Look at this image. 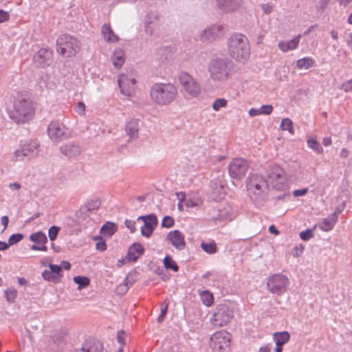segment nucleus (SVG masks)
<instances>
[{"label": "nucleus", "instance_id": "1", "mask_svg": "<svg viewBox=\"0 0 352 352\" xmlns=\"http://www.w3.org/2000/svg\"><path fill=\"white\" fill-rule=\"evenodd\" d=\"M149 95L156 105L168 106L176 100L178 89L171 82H155L151 86Z\"/></svg>", "mask_w": 352, "mask_h": 352}, {"label": "nucleus", "instance_id": "2", "mask_svg": "<svg viewBox=\"0 0 352 352\" xmlns=\"http://www.w3.org/2000/svg\"><path fill=\"white\" fill-rule=\"evenodd\" d=\"M246 188L250 199L258 204L267 198L269 184L262 175L251 173L246 179Z\"/></svg>", "mask_w": 352, "mask_h": 352}, {"label": "nucleus", "instance_id": "3", "mask_svg": "<svg viewBox=\"0 0 352 352\" xmlns=\"http://www.w3.org/2000/svg\"><path fill=\"white\" fill-rule=\"evenodd\" d=\"M230 56L239 62H245L250 55V47L248 38L243 34L234 33L228 41Z\"/></svg>", "mask_w": 352, "mask_h": 352}, {"label": "nucleus", "instance_id": "4", "mask_svg": "<svg viewBox=\"0 0 352 352\" xmlns=\"http://www.w3.org/2000/svg\"><path fill=\"white\" fill-rule=\"evenodd\" d=\"M208 69L212 80L224 82L232 75L233 63L227 58H214L210 60Z\"/></svg>", "mask_w": 352, "mask_h": 352}, {"label": "nucleus", "instance_id": "5", "mask_svg": "<svg viewBox=\"0 0 352 352\" xmlns=\"http://www.w3.org/2000/svg\"><path fill=\"white\" fill-rule=\"evenodd\" d=\"M34 109L32 102L25 98L18 96L14 101L13 108L10 111V118L17 124L25 123L32 119Z\"/></svg>", "mask_w": 352, "mask_h": 352}, {"label": "nucleus", "instance_id": "6", "mask_svg": "<svg viewBox=\"0 0 352 352\" xmlns=\"http://www.w3.org/2000/svg\"><path fill=\"white\" fill-rule=\"evenodd\" d=\"M79 50L78 41L68 34L60 36L56 41V50L65 57L74 56Z\"/></svg>", "mask_w": 352, "mask_h": 352}, {"label": "nucleus", "instance_id": "7", "mask_svg": "<svg viewBox=\"0 0 352 352\" xmlns=\"http://www.w3.org/2000/svg\"><path fill=\"white\" fill-rule=\"evenodd\" d=\"M266 284L267 289L270 292L281 296L287 291L290 281L286 275L277 273L270 276L267 278Z\"/></svg>", "mask_w": 352, "mask_h": 352}, {"label": "nucleus", "instance_id": "8", "mask_svg": "<svg viewBox=\"0 0 352 352\" xmlns=\"http://www.w3.org/2000/svg\"><path fill=\"white\" fill-rule=\"evenodd\" d=\"M40 144L36 140H29L20 145L14 151V157L16 161L29 160L36 157L39 152Z\"/></svg>", "mask_w": 352, "mask_h": 352}, {"label": "nucleus", "instance_id": "9", "mask_svg": "<svg viewBox=\"0 0 352 352\" xmlns=\"http://www.w3.org/2000/svg\"><path fill=\"white\" fill-rule=\"evenodd\" d=\"M267 177L272 187L278 190H283L287 187L285 171L278 165H270L266 171Z\"/></svg>", "mask_w": 352, "mask_h": 352}, {"label": "nucleus", "instance_id": "10", "mask_svg": "<svg viewBox=\"0 0 352 352\" xmlns=\"http://www.w3.org/2000/svg\"><path fill=\"white\" fill-rule=\"evenodd\" d=\"M47 135L50 139L55 143H58L70 137V132L65 126L59 121L50 122L47 127Z\"/></svg>", "mask_w": 352, "mask_h": 352}, {"label": "nucleus", "instance_id": "11", "mask_svg": "<svg viewBox=\"0 0 352 352\" xmlns=\"http://www.w3.org/2000/svg\"><path fill=\"white\" fill-rule=\"evenodd\" d=\"M179 81L185 91L192 97H197L201 92V87L197 80L187 72H182L179 76Z\"/></svg>", "mask_w": 352, "mask_h": 352}, {"label": "nucleus", "instance_id": "12", "mask_svg": "<svg viewBox=\"0 0 352 352\" xmlns=\"http://www.w3.org/2000/svg\"><path fill=\"white\" fill-rule=\"evenodd\" d=\"M248 168V162L245 159L238 157L230 163L228 172L232 178L239 180L244 177Z\"/></svg>", "mask_w": 352, "mask_h": 352}, {"label": "nucleus", "instance_id": "13", "mask_svg": "<svg viewBox=\"0 0 352 352\" xmlns=\"http://www.w3.org/2000/svg\"><path fill=\"white\" fill-rule=\"evenodd\" d=\"M223 30L224 27L222 24H212L202 30L199 37L203 43H212L223 36Z\"/></svg>", "mask_w": 352, "mask_h": 352}, {"label": "nucleus", "instance_id": "14", "mask_svg": "<svg viewBox=\"0 0 352 352\" xmlns=\"http://www.w3.org/2000/svg\"><path fill=\"white\" fill-rule=\"evenodd\" d=\"M121 93L126 96H131L135 90L136 79L135 75L131 72L121 74L118 79Z\"/></svg>", "mask_w": 352, "mask_h": 352}, {"label": "nucleus", "instance_id": "15", "mask_svg": "<svg viewBox=\"0 0 352 352\" xmlns=\"http://www.w3.org/2000/svg\"><path fill=\"white\" fill-rule=\"evenodd\" d=\"M230 335L225 331L214 333L210 338V347L214 352H222L229 346Z\"/></svg>", "mask_w": 352, "mask_h": 352}, {"label": "nucleus", "instance_id": "16", "mask_svg": "<svg viewBox=\"0 0 352 352\" xmlns=\"http://www.w3.org/2000/svg\"><path fill=\"white\" fill-rule=\"evenodd\" d=\"M232 317L233 313L227 306H221L214 314L212 323L215 327H223L230 322Z\"/></svg>", "mask_w": 352, "mask_h": 352}, {"label": "nucleus", "instance_id": "17", "mask_svg": "<svg viewBox=\"0 0 352 352\" xmlns=\"http://www.w3.org/2000/svg\"><path fill=\"white\" fill-rule=\"evenodd\" d=\"M243 3V0H216L217 9L226 14L236 12L241 8Z\"/></svg>", "mask_w": 352, "mask_h": 352}, {"label": "nucleus", "instance_id": "18", "mask_svg": "<svg viewBox=\"0 0 352 352\" xmlns=\"http://www.w3.org/2000/svg\"><path fill=\"white\" fill-rule=\"evenodd\" d=\"M52 52L45 48L39 50L33 57L34 63L41 67L49 65L52 62Z\"/></svg>", "mask_w": 352, "mask_h": 352}, {"label": "nucleus", "instance_id": "19", "mask_svg": "<svg viewBox=\"0 0 352 352\" xmlns=\"http://www.w3.org/2000/svg\"><path fill=\"white\" fill-rule=\"evenodd\" d=\"M160 14L156 11L149 12L145 16L144 21V28L146 33L150 36L153 34L155 28L157 27Z\"/></svg>", "mask_w": 352, "mask_h": 352}, {"label": "nucleus", "instance_id": "20", "mask_svg": "<svg viewBox=\"0 0 352 352\" xmlns=\"http://www.w3.org/2000/svg\"><path fill=\"white\" fill-rule=\"evenodd\" d=\"M184 239V234L178 230L169 232L166 236V239L178 250H182L185 248Z\"/></svg>", "mask_w": 352, "mask_h": 352}, {"label": "nucleus", "instance_id": "21", "mask_svg": "<svg viewBox=\"0 0 352 352\" xmlns=\"http://www.w3.org/2000/svg\"><path fill=\"white\" fill-rule=\"evenodd\" d=\"M158 223L157 219L155 214L151 218L148 217V221L144 223L141 228V234L142 236L148 238L151 236L153 230L155 229Z\"/></svg>", "mask_w": 352, "mask_h": 352}, {"label": "nucleus", "instance_id": "22", "mask_svg": "<svg viewBox=\"0 0 352 352\" xmlns=\"http://www.w3.org/2000/svg\"><path fill=\"white\" fill-rule=\"evenodd\" d=\"M82 351L83 352H102V344L96 339H88L84 343Z\"/></svg>", "mask_w": 352, "mask_h": 352}, {"label": "nucleus", "instance_id": "23", "mask_svg": "<svg viewBox=\"0 0 352 352\" xmlns=\"http://www.w3.org/2000/svg\"><path fill=\"white\" fill-rule=\"evenodd\" d=\"M300 38L301 35L299 34L292 40L280 41L278 45V47L283 52H287L289 50H295L299 45Z\"/></svg>", "mask_w": 352, "mask_h": 352}, {"label": "nucleus", "instance_id": "24", "mask_svg": "<svg viewBox=\"0 0 352 352\" xmlns=\"http://www.w3.org/2000/svg\"><path fill=\"white\" fill-rule=\"evenodd\" d=\"M144 248L141 244L134 243L129 248L126 258L128 261H136L144 254Z\"/></svg>", "mask_w": 352, "mask_h": 352}, {"label": "nucleus", "instance_id": "25", "mask_svg": "<svg viewBox=\"0 0 352 352\" xmlns=\"http://www.w3.org/2000/svg\"><path fill=\"white\" fill-rule=\"evenodd\" d=\"M101 34L104 39L108 43H116L119 40L118 36L114 33L109 23H104L102 26Z\"/></svg>", "mask_w": 352, "mask_h": 352}, {"label": "nucleus", "instance_id": "26", "mask_svg": "<svg viewBox=\"0 0 352 352\" xmlns=\"http://www.w3.org/2000/svg\"><path fill=\"white\" fill-rule=\"evenodd\" d=\"M60 152L67 157H75L78 155L80 149L78 145L75 143H69L60 147Z\"/></svg>", "mask_w": 352, "mask_h": 352}, {"label": "nucleus", "instance_id": "27", "mask_svg": "<svg viewBox=\"0 0 352 352\" xmlns=\"http://www.w3.org/2000/svg\"><path fill=\"white\" fill-rule=\"evenodd\" d=\"M111 60L114 67L120 69L125 62L124 52L120 48L116 49L112 54Z\"/></svg>", "mask_w": 352, "mask_h": 352}, {"label": "nucleus", "instance_id": "28", "mask_svg": "<svg viewBox=\"0 0 352 352\" xmlns=\"http://www.w3.org/2000/svg\"><path fill=\"white\" fill-rule=\"evenodd\" d=\"M125 131L131 139L137 138L139 131V120L137 119L131 120L127 122Z\"/></svg>", "mask_w": 352, "mask_h": 352}, {"label": "nucleus", "instance_id": "29", "mask_svg": "<svg viewBox=\"0 0 352 352\" xmlns=\"http://www.w3.org/2000/svg\"><path fill=\"white\" fill-rule=\"evenodd\" d=\"M337 221H338L333 217L329 214L327 218L322 219L317 226L322 231L329 232L333 228Z\"/></svg>", "mask_w": 352, "mask_h": 352}, {"label": "nucleus", "instance_id": "30", "mask_svg": "<svg viewBox=\"0 0 352 352\" xmlns=\"http://www.w3.org/2000/svg\"><path fill=\"white\" fill-rule=\"evenodd\" d=\"M273 111V107L271 104L262 105L258 109L251 108L249 110V115L251 117H255L259 115H270Z\"/></svg>", "mask_w": 352, "mask_h": 352}, {"label": "nucleus", "instance_id": "31", "mask_svg": "<svg viewBox=\"0 0 352 352\" xmlns=\"http://www.w3.org/2000/svg\"><path fill=\"white\" fill-rule=\"evenodd\" d=\"M290 339V334L287 331L275 332L273 334V340L276 345H282L287 343Z\"/></svg>", "mask_w": 352, "mask_h": 352}, {"label": "nucleus", "instance_id": "32", "mask_svg": "<svg viewBox=\"0 0 352 352\" xmlns=\"http://www.w3.org/2000/svg\"><path fill=\"white\" fill-rule=\"evenodd\" d=\"M314 60L311 57H305L297 60L296 67L299 69H308L313 67Z\"/></svg>", "mask_w": 352, "mask_h": 352}, {"label": "nucleus", "instance_id": "33", "mask_svg": "<svg viewBox=\"0 0 352 352\" xmlns=\"http://www.w3.org/2000/svg\"><path fill=\"white\" fill-rule=\"evenodd\" d=\"M117 230V226L116 223L112 222H107L101 228V232L103 234L109 236H112Z\"/></svg>", "mask_w": 352, "mask_h": 352}, {"label": "nucleus", "instance_id": "34", "mask_svg": "<svg viewBox=\"0 0 352 352\" xmlns=\"http://www.w3.org/2000/svg\"><path fill=\"white\" fill-rule=\"evenodd\" d=\"M30 239L32 242L36 243L45 244L47 241V238L45 234L41 231L32 234L30 236Z\"/></svg>", "mask_w": 352, "mask_h": 352}, {"label": "nucleus", "instance_id": "35", "mask_svg": "<svg viewBox=\"0 0 352 352\" xmlns=\"http://www.w3.org/2000/svg\"><path fill=\"white\" fill-rule=\"evenodd\" d=\"M307 144L309 148H311L314 152L318 154L323 153V148L320 143L316 140V138H310L307 140Z\"/></svg>", "mask_w": 352, "mask_h": 352}, {"label": "nucleus", "instance_id": "36", "mask_svg": "<svg viewBox=\"0 0 352 352\" xmlns=\"http://www.w3.org/2000/svg\"><path fill=\"white\" fill-rule=\"evenodd\" d=\"M203 303L207 307H210L214 302V297L212 293L207 290L202 291L199 293Z\"/></svg>", "mask_w": 352, "mask_h": 352}, {"label": "nucleus", "instance_id": "37", "mask_svg": "<svg viewBox=\"0 0 352 352\" xmlns=\"http://www.w3.org/2000/svg\"><path fill=\"white\" fill-rule=\"evenodd\" d=\"M42 277L44 280L51 281L54 283H59L61 280L57 275L52 273L50 270H45L42 272Z\"/></svg>", "mask_w": 352, "mask_h": 352}, {"label": "nucleus", "instance_id": "38", "mask_svg": "<svg viewBox=\"0 0 352 352\" xmlns=\"http://www.w3.org/2000/svg\"><path fill=\"white\" fill-rule=\"evenodd\" d=\"M164 265L165 268L172 270L174 272L179 270V267L177 263L173 261V258L166 255L164 258Z\"/></svg>", "mask_w": 352, "mask_h": 352}, {"label": "nucleus", "instance_id": "39", "mask_svg": "<svg viewBox=\"0 0 352 352\" xmlns=\"http://www.w3.org/2000/svg\"><path fill=\"white\" fill-rule=\"evenodd\" d=\"M18 295V292L13 287L8 288L4 291V296L9 302H14Z\"/></svg>", "mask_w": 352, "mask_h": 352}, {"label": "nucleus", "instance_id": "40", "mask_svg": "<svg viewBox=\"0 0 352 352\" xmlns=\"http://www.w3.org/2000/svg\"><path fill=\"white\" fill-rule=\"evenodd\" d=\"M74 281L78 284V289L87 287L90 283V280L87 277L82 276L74 277Z\"/></svg>", "mask_w": 352, "mask_h": 352}, {"label": "nucleus", "instance_id": "41", "mask_svg": "<svg viewBox=\"0 0 352 352\" xmlns=\"http://www.w3.org/2000/svg\"><path fill=\"white\" fill-rule=\"evenodd\" d=\"M280 127L283 131H288L292 134L294 133L293 122L289 118H283L281 120Z\"/></svg>", "mask_w": 352, "mask_h": 352}, {"label": "nucleus", "instance_id": "42", "mask_svg": "<svg viewBox=\"0 0 352 352\" xmlns=\"http://www.w3.org/2000/svg\"><path fill=\"white\" fill-rule=\"evenodd\" d=\"M201 248L204 251L210 254H213L217 252V248L215 243H205L202 242Z\"/></svg>", "mask_w": 352, "mask_h": 352}, {"label": "nucleus", "instance_id": "43", "mask_svg": "<svg viewBox=\"0 0 352 352\" xmlns=\"http://www.w3.org/2000/svg\"><path fill=\"white\" fill-rule=\"evenodd\" d=\"M228 101L224 98H218L215 100L212 104V109L218 111L222 107H226Z\"/></svg>", "mask_w": 352, "mask_h": 352}, {"label": "nucleus", "instance_id": "44", "mask_svg": "<svg viewBox=\"0 0 352 352\" xmlns=\"http://www.w3.org/2000/svg\"><path fill=\"white\" fill-rule=\"evenodd\" d=\"M134 281L135 280L132 278H131V276L129 275H128L125 278L124 283L123 284H120L119 285V288L120 289H123V292H126L127 290L129 289V287L132 286V285L133 284Z\"/></svg>", "mask_w": 352, "mask_h": 352}, {"label": "nucleus", "instance_id": "45", "mask_svg": "<svg viewBox=\"0 0 352 352\" xmlns=\"http://www.w3.org/2000/svg\"><path fill=\"white\" fill-rule=\"evenodd\" d=\"M60 230V227L56 226H52L50 228V229L48 230V236H49L50 241H53L56 239Z\"/></svg>", "mask_w": 352, "mask_h": 352}, {"label": "nucleus", "instance_id": "46", "mask_svg": "<svg viewBox=\"0 0 352 352\" xmlns=\"http://www.w3.org/2000/svg\"><path fill=\"white\" fill-rule=\"evenodd\" d=\"M23 238V235L20 233L13 234H12L8 239L9 245H14L19 243Z\"/></svg>", "mask_w": 352, "mask_h": 352}, {"label": "nucleus", "instance_id": "47", "mask_svg": "<svg viewBox=\"0 0 352 352\" xmlns=\"http://www.w3.org/2000/svg\"><path fill=\"white\" fill-rule=\"evenodd\" d=\"M201 200L199 198L188 199L185 202V205L188 208H192L194 207L199 206L201 205Z\"/></svg>", "mask_w": 352, "mask_h": 352}, {"label": "nucleus", "instance_id": "48", "mask_svg": "<svg viewBox=\"0 0 352 352\" xmlns=\"http://www.w3.org/2000/svg\"><path fill=\"white\" fill-rule=\"evenodd\" d=\"M174 219L170 216H165L162 221V226L166 228H170L174 226Z\"/></svg>", "mask_w": 352, "mask_h": 352}, {"label": "nucleus", "instance_id": "49", "mask_svg": "<svg viewBox=\"0 0 352 352\" xmlns=\"http://www.w3.org/2000/svg\"><path fill=\"white\" fill-rule=\"evenodd\" d=\"M300 237L303 241H308L310 239L314 237L313 231L310 229H307L306 230L302 231L300 233Z\"/></svg>", "mask_w": 352, "mask_h": 352}, {"label": "nucleus", "instance_id": "50", "mask_svg": "<svg viewBox=\"0 0 352 352\" xmlns=\"http://www.w3.org/2000/svg\"><path fill=\"white\" fill-rule=\"evenodd\" d=\"M346 207L345 201L342 202L335 210L334 212L331 214L332 217H333L337 221L338 219V216L344 210Z\"/></svg>", "mask_w": 352, "mask_h": 352}, {"label": "nucleus", "instance_id": "51", "mask_svg": "<svg viewBox=\"0 0 352 352\" xmlns=\"http://www.w3.org/2000/svg\"><path fill=\"white\" fill-rule=\"evenodd\" d=\"M164 307L162 308L161 313H160V316L157 318V322H162L164 320V318H165V316L166 315V313H167V309H168V302H166V301H164Z\"/></svg>", "mask_w": 352, "mask_h": 352}, {"label": "nucleus", "instance_id": "52", "mask_svg": "<svg viewBox=\"0 0 352 352\" xmlns=\"http://www.w3.org/2000/svg\"><path fill=\"white\" fill-rule=\"evenodd\" d=\"M50 270L57 275L60 278H61L62 275L60 274V267L58 265L55 264H50L49 265Z\"/></svg>", "mask_w": 352, "mask_h": 352}, {"label": "nucleus", "instance_id": "53", "mask_svg": "<svg viewBox=\"0 0 352 352\" xmlns=\"http://www.w3.org/2000/svg\"><path fill=\"white\" fill-rule=\"evenodd\" d=\"M342 89L344 92H351L352 91V78L342 83Z\"/></svg>", "mask_w": 352, "mask_h": 352}, {"label": "nucleus", "instance_id": "54", "mask_svg": "<svg viewBox=\"0 0 352 352\" xmlns=\"http://www.w3.org/2000/svg\"><path fill=\"white\" fill-rule=\"evenodd\" d=\"M126 227L130 230L131 232L133 233L136 230L135 222L133 220L126 219L124 221Z\"/></svg>", "mask_w": 352, "mask_h": 352}, {"label": "nucleus", "instance_id": "55", "mask_svg": "<svg viewBox=\"0 0 352 352\" xmlns=\"http://www.w3.org/2000/svg\"><path fill=\"white\" fill-rule=\"evenodd\" d=\"M261 8H262L263 12L266 14H270V13L272 12L273 10H274L273 6L270 3L262 4Z\"/></svg>", "mask_w": 352, "mask_h": 352}, {"label": "nucleus", "instance_id": "56", "mask_svg": "<svg viewBox=\"0 0 352 352\" xmlns=\"http://www.w3.org/2000/svg\"><path fill=\"white\" fill-rule=\"evenodd\" d=\"M86 106L83 102H78L76 107V111L79 115H84L85 111Z\"/></svg>", "mask_w": 352, "mask_h": 352}, {"label": "nucleus", "instance_id": "57", "mask_svg": "<svg viewBox=\"0 0 352 352\" xmlns=\"http://www.w3.org/2000/svg\"><path fill=\"white\" fill-rule=\"evenodd\" d=\"M85 207L88 211H91V210H94L97 209L99 207V206L98 204V202L92 201L88 202L85 205Z\"/></svg>", "mask_w": 352, "mask_h": 352}, {"label": "nucleus", "instance_id": "58", "mask_svg": "<svg viewBox=\"0 0 352 352\" xmlns=\"http://www.w3.org/2000/svg\"><path fill=\"white\" fill-rule=\"evenodd\" d=\"M124 336L125 332L124 331H119L117 333V340L122 346L124 344Z\"/></svg>", "mask_w": 352, "mask_h": 352}, {"label": "nucleus", "instance_id": "59", "mask_svg": "<svg viewBox=\"0 0 352 352\" xmlns=\"http://www.w3.org/2000/svg\"><path fill=\"white\" fill-rule=\"evenodd\" d=\"M9 18H10V14H8V12H7L3 10H0V23L8 21L9 19Z\"/></svg>", "mask_w": 352, "mask_h": 352}, {"label": "nucleus", "instance_id": "60", "mask_svg": "<svg viewBox=\"0 0 352 352\" xmlns=\"http://www.w3.org/2000/svg\"><path fill=\"white\" fill-rule=\"evenodd\" d=\"M96 248L98 251L103 252L107 249V245L104 241H99L96 243Z\"/></svg>", "mask_w": 352, "mask_h": 352}, {"label": "nucleus", "instance_id": "61", "mask_svg": "<svg viewBox=\"0 0 352 352\" xmlns=\"http://www.w3.org/2000/svg\"><path fill=\"white\" fill-rule=\"evenodd\" d=\"M307 192V188L298 189V190H296L293 192V195L294 197H300V196L305 195Z\"/></svg>", "mask_w": 352, "mask_h": 352}, {"label": "nucleus", "instance_id": "62", "mask_svg": "<svg viewBox=\"0 0 352 352\" xmlns=\"http://www.w3.org/2000/svg\"><path fill=\"white\" fill-rule=\"evenodd\" d=\"M59 267H60V270L63 269L65 270H69L71 268V264L68 261H63L59 265Z\"/></svg>", "mask_w": 352, "mask_h": 352}, {"label": "nucleus", "instance_id": "63", "mask_svg": "<svg viewBox=\"0 0 352 352\" xmlns=\"http://www.w3.org/2000/svg\"><path fill=\"white\" fill-rule=\"evenodd\" d=\"M8 186L12 190H18L21 188V185L17 182L10 183Z\"/></svg>", "mask_w": 352, "mask_h": 352}, {"label": "nucleus", "instance_id": "64", "mask_svg": "<svg viewBox=\"0 0 352 352\" xmlns=\"http://www.w3.org/2000/svg\"><path fill=\"white\" fill-rule=\"evenodd\" d=\"M179 202H186V194L183 192H177L176 194Z\"/></svg>", "mask_w": 352, "mask_h": 352}]
</instances>
